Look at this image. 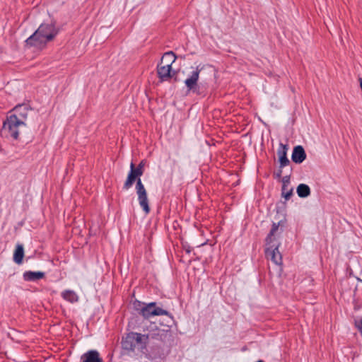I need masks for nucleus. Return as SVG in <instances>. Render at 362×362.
<instances>
[{
    "instance_id": "1",
    "label": "nucleus",
    "mask_w": 362,
    "mask_h": 362,
    "mask_svg": "<svg viewBox=\"0 0 362 362\" xmlns=\"http://www.w3.org/2000/svg\"><path fill=\"white\" fill-rule=\"evenodd\" d=\"M30 110V105L25 103L18 104L14 107L3 123V129L8 132V136L15 140L19 139L20 131L26 127L25 121Z\"/></svg>"
},
{
    "instance_id": "2",
    "label": "nucleus",
    "mask_w": 362,
    "mask_h": 362,
    "mask_svg": "<svg viewBox=\"0 0 362 362\" xmlns=\"http://www.w3.org/2000/svg\"><path fill=\"white\" fill-rule=\"evenodd\" d=\"M59 30L54 23H42L25 42L27 47L44 48L47 43L52 41L58 34Z\"/></svg>"
},
{
    "instance_id": "3",
    "label": "nucleus",
    "mask_w": 362,
    "mask_h": 362,
    "mask_svg": "<svg viewBox=\"0 0 362 362\" xmlns=\"http://www.w3.org/2000/svg\"><path fill=\"white\" fill-rule=\"evenodd\" d=\"M136 182V192L138 196V202L139 206L145 212V214H148L150 211V206L148 205V199L146 189L142 183L141 177H139L132 169L130 168V170L128 173L126 181L124 183L122 187L123 189L128 190L130 189L133 184Z\"/></svg>"
},
{
    "instance_id": "4",
    "label": "nucleus",
    "mask_w": 362,
    "mask_h": 362,
    "mask_svg": "<svg viewBox=\"0 0 362 362\" xmlns=\"http://www.w3.org/2000/svg\"><path fill=\"white\" fill-rule=\"evenodd\" d=\"M134 306L144 318H149L152 316L166 315L169 317L171 322H173L172 314L168 310L158 306L156 302L145 303L136 300L134 303Z\"/></svg>"
},
{
    "instance_id": "5",
    "label": "nucleus",
    "mask_w": 362,
    "mask_h": 362,
    "mask_svg": "<svg viewBox=\"0 0 362 362\" xmlns=\"http://www.w3.org/2000/svg\"><path fill=\"white\" fill-rule=\"evenodd\" d=\"M170 327V325H167L166 328H160L158 327L156 322H150L147 327V334L149 341L156 340L165 343L171 337Z\"/></svg>"
},
{
    "instance_id": "6",
    "label": "nucleus",
    "mask_w": 362,
    "mask_h": 362,
    "mask_svg": "<svg viewBox=\"0 0 362 362\" xmlns=\"http://www.w3.org/2000/svg\"><path fill=\"white\" fill-rule=\"evenodd\" d=\"M268 247L265 249V255L273 262L276 265L281 267L282 265V256L279 250L280 243L275 242L274 243L267 244ZM281 271V267H280Z\"/></svg>"
},
{
    "instance_id": "7",
    "label": "nucleus",
    "mask_w": 362,
    "mask_h": 362,
    "mask_svg": "<svg viewBox=\"0 0 362 362\" xmlns=\"http://www.w3.org/2000/svg\"><path fill=\"white\" fill-rule=\"evenodd\" d=\"M203 69V66L198 65L194 70H193L189 76L185 81V85L189 91H192L195 93H199L197 90V82L199 77V74Z\"/></svg>"
},
{
    "instance_id": "8",
    "label": "nucleus",
    "mask_w": 362,
    "mask_h": 362,
    "mask_svg": "<svg viewBox=\"0 0 362 362\" xmlns=\"http://www.w3.org/2000/svg\"><path fill=\"white\" fill-rule=\"evenodd\" d=\"M287 145L281 143L279 144V148L277 151L279 162V168H283L290 164V160L287 158Z\"/></svg>"
},
{
    "instance_id": "9",
    "label": "nucleus",
    "mask_w": 362,
    "mask_h": 362,
    "mask_svg": "<svg viewBox=\"0 0 362 362\" xmlns=\"http://www.w3.org/2000/svg\"><path fill=\"white\" fill-rule=\"evenodd\" d=\"M306 159V153L303 147L300 145L295 146L293 149L291 160L297 164L302 163Z\"/></svg>"
},
{
    "instance_id": "10",
    "label": "nucleus",
    "mask_w": 362,
    "mask_h": 362,
    "mask_svg": "<svg viewBox=\"0 0 362 362\" xmlns=\"http://www.w3.org/2000/svg\"><path fill=\"white\" fill-rule=\"evenodd\" d=\"M171 69L170 64L158 65L157 74L160 81H165L171 78Z\"/></svg>"
},
{
    "instance_id": "11",
    "label": "nucleus",
    "mask_w": 362,
    "mask_h": 362,
    "mask_svg": "<svg viewBox=\"0 0 362 362\" xmlns=\"http://www.w3.org/2000/svg\"><path fill=\"white\" fill-rule=\"evenodd\" d=\"M45 276V273L43 272L37 271H25L23 274V278L25 281H37L42 279Z\"/></svg>"
},
{
    "instance_id": "12",
    "label": "nucleus",
    "mask_w": 362,
    "mask_h": 362,
    "mask_svg": "<svg viewBox=\"0 0 362 362\" xmlns=\"http://www.w3.org/2000/svg\"><path fill=\"white\" fill-rule=\"evenodd\" d=\"M82 362H103L100 354L96 350H90L81 356Z\"/></svg>"
},
{
    "instance_id": "13",
    "label": "nucleus",
    "mask_w": 362,
    "mask_h": 362,
    "mask_svg": "<svg viewBox=\"0 0 362 362\" xmlns=\"http://www.w3.org/2000/svg\"><path fill=\"white\" fill-rule=\"evenodd\" d=\"M132 339L136 345L146 346L149 342V339L146 334H140L136 332L130 333Z\"/></svg>"
},
{
    "instance_id": "14",
    "label": "nucleus",
    "mask_w": 362,
    "mask_h": 362,
    "mask_svg": "<svg viewBox=\"0 0 362 362\" xmlns=\"http://www.w3.org/2000/svg\"><path fill=\"white\" fill-rule=\"evenodd\" d=\"M62 297L66 301L74 303L78 300L76 293L72 290H65L62 293Z\"/></svg>"
},
{
    "instance_id": "15",
    "label": "nucleus",
    "mask_w": 362,
    "mask_h": 362,
    "mask_svg": "<svg viewBox=\"0 0 362 362\" xmlns=\"http://www.w3.org/2000/svg\"><path fill=\"white\" fill-rule=\"evenodd\" d=\"M24 249L23 245L18 244L13 253V261L20 264L23 262Z\"/></svg>"
},
{
    "instance_id": "16",
    "label": "nucleus",
    "mask_w": 362,
    "mask_h": 362,
    "mask_svg": "<svg viewBox=\"0 0 362 362\" xmlns=\"http://www.w3.org/2000/svg\"><path fill=\"white\" fill-rule=\"evenodd\" d=\"M296 192L299 197L306 198L310 196L311 191L308 185L301 183L297 187Z\"/></svg>"
},
{
    "instance_id": "17",
    "label": "nucleus",
    "mask_w": 362,
    "mask_h": 362,
    "mask_svg": "<svg viewBox=\"0 0 362 362\" xmlns=\"http://www.w3.org/2000/svg\"><path fill=\"white\" fill-rule=\"evenodd\" d=\"M279 223H273L270 232L266 238V243L271 244L278 242L274 237L275 233L279 230Z\"/></svg>"
},
{
    "instance_id": "18",
    "label": "nucleus",
    "mask_w": 362,
    "mask_h": 362,
    "mask_svg": "<svg viewBox=\"0 0 362 362\" xmlns=\"http://www.w3.org/2000/svg\"><path fill=\"white\" fill-rule=\"evenodd\" d=\"M122 346L124 349L134 351L136 347V344L130 334H129L126 338L122 340Z\"/></svg>"
},
{
    "instance_id": "19",
    "label": "nucleus",
    "mask_w": 362,
    "mask_h": 362,
    "mask_svg": "<svg viewBox=\"0 0 362 362\" xmlns=\"http://www.w3.org/2000/svg\"><path fill=\"white\" fill-rule=\"evenodd\" d=\"M176 58L177 57L174 52L169 51L163 54L161 59V62L163 63L165 61L166 62L165 64H170V67L172 68V64L175 62Z\"/></svg>"
},
{
    "instance_id": "20",
    "label": "nucleus",
    "mask_w": 362,
    "mask_h": 362,
    "mask_svg": "<svg viewBox=\"0 0 362 362\" xmlns=\"http://www.w3.org/2000/svg\"><path fill=\"white\" fill-rule=\"evenodd\" d=\"M144 163L142 160L140 163L135 167L134 164L132 162L130 164V168L133 170V171L139 176L141 177L144 173Z\"/></svg>"
},
{
    "instance_id": "21",
    "label": "nucleus",
    "mask_w": 362,
    "mask_h": 362,
    "mask_svg": "<svg viewBox=\"0 0 362 362\" xmlns=\"http://www.w3.org/2000/svg\"><path fill=\"white\" fill-rule=\"evenodd\" d=\"M293 188L288 189V187H286V189L284 190L281 189V195L286 200H288L293 194Z\"/></svg>"
},
{
    "instance_id": "22",
    "label": "nucleus",
    "mask_w": 362,
    "mask_h": 362,
    "mask_svg": "<svg viewBox=\"0 0 362 362\" xmlns=\"http://www.w3.org/2000/svg\"><path fill=\"white\" fill-rule=\"evenodd\" d=\"M290 177H291V176H290V175H286L281 178L282 189H284V190L286 189V187H288V185L290 184Z\"/></svg>"
},
{
    "instance_id": "23",
    "label": "nucleus",
    "mask_w": 362,
    "mask_h": 362,
    "mask_svg": "<svg viewBox=\"0 0 362 362\" xmlns=\"http://www.w3.org/2000/svg\"><path fill=\"white\" fill-rule=\"evenodd\" d=\"M354 325L359 332L362 331V317L355 319Z\"/></svg>"
},
{
    "instance_id": "24",
    "label": "nucleus",
    "mask_w": 362,
    "mask_h": 362,
    "mask_svg": "<svg viewBox=\"0 0 362 362\" xmlns=\"http://www.w3.org/2000/svg\"><path fill=\"white\" fill-rule=\"evenodd\" d=\"M282 175V168H279L276 172L274 173V177L275 179H280L281 178Z\"/></svg>"
},
{
    "instance_id": "25",
    "label": "nucleus",
    "mask_w": 362,
    "mask_h": 362,
    "mask_svg": "<svg viewBox=\"0 0 362 362\" xmlns=\"http://www.w3.org/2000/svg\"><path fill=\"white\" fill-rule=\"evenodd\" d=\"M184 248H185V250L186 252H187V253H188V254H189V253L191 252V251H192V250H191L190 247H186L185 246V247H184Z\"/></svg>"
},
{
    "instance_id": "26",
    "label": "nucleus",
    "mask_w": 362,
    "mask_h": 362,
    "mask_svg": "<svg viewBox=\"0 0 362 362\" xmlns=\"http://www.w3.org/2000/svg\"><path fill=\"white\" fill-rule=\"evenodd\" d=\"M360 332H361V335H362V330H361V331H360Z\"/></svg>"
},
{
    "instance_id": "27",
    "label": "nucleus",
    "mask_w": 362,
    "mask_h": 362,
    "mask_svg": "<svg viewBox=\"0 0 362 362\" xmlns=\"http://www.w3.org/2000/svg\"><path fill=\"white\" fill-rule=\"evenodd\" d=\"M359 280H360V281L362 283V280H361V279H359Z\"/></svg>"
}]
</instances>
